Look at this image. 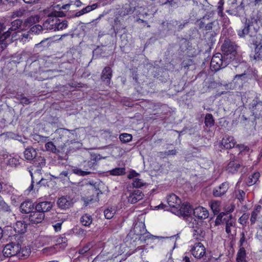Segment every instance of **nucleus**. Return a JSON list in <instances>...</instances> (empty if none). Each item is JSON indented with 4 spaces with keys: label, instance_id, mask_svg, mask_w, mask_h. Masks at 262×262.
Masks as SVG:
<instances>
[{
    "label": "nucleus",
    "instance_id": "48",
    "mask_svg": "<svg viewBox=\"0 0 262 262\" xmlns=\"http://www.w3.org/2000/svg\"><path fill=\"white\" fill-rule=\"evenodd\" d=\"M45 148L46 150L53 153H56L59 152V150L57 149L55 145L51 142H48L45 144Z\"/></svg>",
    "mask_w": 262,
    "mask_h": 262
},
{
    "label": "nucleus",
    "instance_id": "43",
    "mask_svg": "<svg viewBox=\"0 0 262 262\" xmlns=\"http://www.w3.org/2000/svg\"><path fill=\"white\" fill-rule=\"evenodd\" d=\"M68 27V21L66 20H61L58 18V21L56 23V26L54 31L62 30Z\"/></svg>",
    "mask_w": 262,
    "mask_h": 262
},
{
    "label": "nucleus",
    "instance_id": "60",
    "mask_svg": "<svg viewBox=\"0 0 262 262\" xmlns=\"http://www.w3.org/2000/svg\"><path fill=\"white\" fill-rule=\"evenodd\" d=\"M249 218V214L246 213H244L238 219V222L243 225H246Z\"/></svg>",
    "mask_w": 262,
    "mask_h": 262
},
{
    "label": "nucleus",
    "instance_id": "3",
    "mask_svg": "<svg viewBox=\"0 0 262 262\" xmlns=\"http://www.w3.org/2000/svg\"><path fill=\"white\" fill-rule=\"evenodd\" d=\"M237 45L235 41L231 40L229 38H225L221 46V50L224 55L228 57V59L231 61H234L237 57Z\"/></svg>",
    "mask_w": 262,
    "mask_h": 262
},
{
    "label": "nucleus",
    "instance_id": "45",
    "mask_svg": "<svg viewBox=\"0 0 262 262\" xmlns=\"http://www.w3.org/2000/svg\"><path fill=\"white\" fill-rule=\"evenodd\" d=\"M199 27L200 29H202L203 31L205 30L206 26L208 24L210 20L209 18L206 16H204L203 18L199 19L198 21Z\"/></svg>",
    "mask_w": 262,
    "mask_h": 262
},
{
    "label": "nucleus",
    "instance_id": "47",
    "mask_svg": "<svg viewBox=\"0 0 262 262\" xmlns=\"http://www.w3.org/2000/svg\"><path fill=\"white\" fill-rule=\"evenodd\" d=\"M39 18V16L37 15L31 16L26 20L25 24L26 25L32 26L33 24L38 22Z\"/></svg>",
    "mask_w": 262,
    "mask_h": 262
},
{
    "label": "nucleus",
    "instance_id": "29",
    "mask_svg": "<svg viewBox=\"0 0 262 262\" xmlns=\"http://www.w3.org/2000/svg\"><path fill=\"white\" fill-rule=\"evenodd\" d=\"M261 206L259 205L255 206L254 210L251 212L250 217L251 224L253 225L255 223L257 219V217L261 211Z\"/></svg>",
    "mask_w": 262,
    "mask_h": 262
},
{
    "label": "nucleus",
    "instance_id": "55",
    "mask_svg": "<svg viewBox=\"0 0 262 262\" xmlns=\"http://www.w3.org/2000/svg\"><path fill=\"white\" fill-rule=\"evenodd\" d=\"M73 172L78 176H84L88 174H90L92 173L91 171H84V170H82L80 168H75L73 169Z\"/></svg>",
    "mask_w": 262,
    "mask_h": 262
},
{
    "label": "nucleus",
    "instance_id": "63",
    "mask_svg": "<svg viewBox=\"0 0 262 262\" xmlns=\"http://www.w3.org/2000/svg\"><path fill=\"white\" fill-rule=\"evenodd\" d=\"M256 238L262 244V225L259 226L256 234Z\"/></svg>",
    "mask_w": 262,
    "mask_h": 262
},
{
    "label": "nucleus",
    "instance_id": "34",
    "mask_svg": "<svg viewBox=\"0 0 262 262\" xmlns=\"http://www.w3.org/2000/svg\"><path fill=\"white\" fill-rule=\"evenodd\" d=\"M255 54L252 56H250V57L253 58L255 60H259L262 59V45L260 46H255Z\"/></svg>",
    "mask_w": 262,
    "mask_h": 262
},
{
    "label": "nucleus",
    "instance_id": "18",
    "mask_svg": "<svg viewBox=\"0 0 262 262\" xmlns=\"http://www.w3.org/2000/svg\"><path fill=\"white\" fill-rule=\"evenodd\" d=\"M167 202L171 208L175 209L180 208V205L181 204V199L174 193H171L167 196Z\"/></svg>",
    "mask_w": 262,
    "mask_h": 262
},
{
    "label": "nucleus",
    "instance_id": "21",
    "mask_svg": "<svg viewBox=\"0 0 262 262\" xmlns=\"http://www.w3.org/2000/svg\"><path fill=\"white\" fill-rule=\"evenodd\" d=\"M236 141L233 136L225 135L221 141V144L226 149L233 148L236 144Z\"/></svg>",
    "mask_w": 262,
    "mask_h": 262
},
{
    "label": "nucleus",
    "instance_id": "56",
    "mask_svg": "<svg viewBox=\"0 0 262 262\" xmlns=\"http://www.w3.org/2000/svg\"><path fill=\"white\" fill-rule=\"evenodd\" d=\"M121 16L120 14H116L115 16V18L114 19V25L112 26V28L114 30V32L116 34H117L118 30L117 28L116 29H115V26L119 25L121 24Z\"/></svg>",
    "mask_w": 262,
    "mask_h": 262
},
{
    "label": "nucleus",
    "instance_id": "5",
    "mask_svg": "<svg viewBox=\"0 0 262 262\" xmlns=\"http://www.w3.org/2000/svg\"><path fill=\"white\" fill-rule=\"evenodd\" d=\"M132 234L138 236V239L142 242H145L147 239H149L152 236L147 232L144 223L142 222L136 223L129 234Z\"/></svg>",
    "mask_w": 262,
    "mask_h": 262
},
{
    "label": "nucleus",
    "instance_id": "62",
    "mask_svg": "<svg viewBox=\"0 0 262 262\" xmlns=\"http://www.w3.org/2000/svg\"><path fill=\"white\" fill-rule=\"evenodd\" d=\"M247 78V72L238 73L235 75L233 79L234 80L241 79L242 81L245 80Z\"/></svg>",
    "mask_w": 262,
    "mask_h": 262
},
{
    "label": "nucleus",
    "instance_id": "6",
    "mask_svg": "<svg viewBox=\"0 0 262 262\" xmlns=\"http://www.w3.org/2000/svg\"><path fill=\"white\" fill-rule=\"evenodd\" d=\"M249 108L255 118H262V101L259 98L256 97L252 100Z\"/></svg>",
    "mask_w": 262,
    "mask_h": 262
},
{
    "label": "nucleus",
    "instance_id": "11",
    "mask_svg": "<svg viewBox=\"0 0 262 262\" xmlns=\"http://www.w3.org/2000/svg\"><path fill=\"white\" fill-rule=\"evenodd\" d=\"M229 188L228 182H224L213 188L212 194L214 197H222L226 194Z\"/></svg>",
    "mask_w": 262,
    "mask_h": 262
},
{
    "label": "nucleus",
    "instance_id": "13",
    "mask_svg": "<svg viewBox=\"0 0 262 262\" xmlns=\"http://www.w3.org/2000/svg\"><path fill=\"white\" fill-rule=\"evenodd\" d=\"M231 64L235 69V71L237 73L246 72L249 69L247 63L244 60H241L238 58L235 59L234 61H231Z\"/></svg>",
    "mask_w": 262,
    "mask_h": 262
},
{
    "label": "nucleus",
    "instance_id": "58",
    "mask_svg": "<svg viewBox=\"0 0 262 262\" xmlns=\"http://www.w3.org/2000/svg\"><path fill=\"white\" fill-rule=\"evenodd\" d=\"M255 38L253 40V43L254 46L262 45V35L260 34H257L255 35Z\"/></svg>",
    "mask_w": 262,
    "mask_h": 262
},
{
    "label": "nucleus",
    "instance_id": "35",
    "mask_svg": "<svg viewBox=\"0 0 262 262\" xmlns=\"http://www.w3.org/2000/svg\"><path fill=\"white\" fill-rule=\"evenodd\" d=\"M246 253L244 247L239 249L236 256V262H247L246 260Z\"/></svg>",
    "mask_w": 262,
    "mask_h": 262
},
{
    "label": "nucleus",
    "instance_id": "1",
    "mask_svg": "<svg viewBox=\"0 0 262 262\" xmlns=\"http://www.w3.org/2000/svg\"><path fill=\"white\" fill-rule=\"evenodd\" d=\"M44 16H47L48 18L43 22L44 29L47 30H55L56 23L58 21L59 17H63L66 15L64 13L61 11H53L52 9H45L43 11Z\"/></svg>",
    "mask_w": 262,
    "mask_h": 262
},
{
    "label": "nucleus",
    "instance_id": "59",
    "mask_svg": "<svg viewBox=\"0 0 262 262\" xmlns=\"http://www.w3.org/2000/svg\"><path fill=\"white\" fill-rule=\"evenodd\" d=\"M245 194V192L243 190L240 189L238 190L235 193L236 198L239 200L241 202L244 201Z\"/></svg>",
    "mask_w": 262,
    "mask_h": 262
},
{
    "label": "nucleus",
    "instance_id": "50",
    "mask_svg": "<svg viewBox=\"0 0 262 262\" xmlns=\"http://www.w3.org/2000/svg\"><path fill=\"white\" fill-rule=\"evenodd\" d=\"M132 135L127 133L121 134L119 136L120 141L123 143H127L132 140Z\"/></svg>",
    "mask_w": 262,
    "mask_h": 262
},
{
    "label": "nucleus",
    "instance_id": "23",
    "mask_svg": "<svg viewBox=\"0 0 262 262\" xmlns=\"http://www.w3.org/2000/svg\"><path fill=\"white\" fill-rule=\"evenodd\" d=\"M35 206L32 201L26 200L20 204V210L21 213H30L35 209Z\"/></svg>",
    "mask_w": 262,
    "mask_h": 262
},
{
    "label": "nucleus",
    "instance_id": "33",
    "mask_svg": "<svg viewBox=\"0 0 262 262\" xmlns=\"http://www.w3.org/2000/svg\"><path fill=\"white\" fill-rule=\"evenodd\" d=\"M31 252V249L29 246H20V250H19L17 256L19 258H26L30 255Z\"/></svg>",
    "mask_w": 262,
    "mask_h": 262
},
{
    "label": "nucleus",
    "instance_id": "4",
    "mask_svg": "<svg viewBox=\"0 0 262 262\" xmlns=\"http://www.w3.org/2000/svg\"><path fill=\"white\" fill-rule=\"evenodd\" d=\"M230 62L228 57L223 56L220 53H216L212 57L210 68L212 71L216 72L227 67Z\"/></svg>",
    "mask_w": 262,
    "mask_h": 262
},
{
    "label": "nucleus",
    "instance_id": "12",
    "mask_svg": "<svg viewBox=\"0 0 262 262\" xmlns=\"http://www.w3.org/2000/svg\"><path fill=\"white\" fill-rule=\"evenodd\" d=\"M128 195L127 196V201L130 204H135L141 200L144 194L140 190H134L133 191H128Z\"/></svg>",
    "mask_w": 262,
    "mask_h": 262
},
{
    "label": "nucleus",
    "instance_id": "52",
    "mask_svg": "<svg viewBox=\"0 0 262 262\" xmlns=\"http://www.w3.org/2000/svg\"><path fill=\"white\" fill-rule=\"evenodd\" d=\"M116 211L113 208H107L104 211V215L106 219H112L115 214Z\"/></svg>",
    "mask_w": 262,
    "mask_h": 262
},
{
    "label": "nucleus",
    "instance_id": "16",
    "mask_svg": "<svg viewBox=\"0 0 262 262\" xmlns=\"http://www.w3.org/2000/svg\"><path fill=\"white\" fill-rule=\"evenodd\" d=\"M193 215L199 220H205L208 218L209 211L206 208L202 206H199L193 209Z\"/></svg>",
    "mask_w": 262,
    "mask_h": 262
},
{
    "label": "nucleus",
    "instance_id": "40",
    "mask_svg": "<svg viewBox=\"0 0 262 262\" xmlns=\"http://www.w3.org/2000/svg\"><path fill=\"white\" fill-rule=\"evenodd\" d=\"M19 157L17 156H10V157L8 158L7 161V164L8 165H9L11 167H16L19 164Z\"/></svg>",
    "mask_w": 262,
    "mask_h": 262
},
{
    "label": "nucleus",
    "instance_id": "39",
    "mask_svg": "<svg viewBox=\"0 0 262 262\" xmlns=\"http://www.w3.org/2000/svg\"><path fill=\"white\" fill-rule=\"evenodd\" d=\"M214 29L220 30V27L218 23L215 21H210V23L206 26L204 31L206 33L214 31Z\"/></svg>",
    "mask_w": 262,
    "mask_h": 262
},
{
    "label": "nucleus",
    "instance_id": "7",
    "mask_svg": "<svg viewBox=\"0 0 262 262\" xmlns=\"http://www.w3.org/2000/svg\"><path fill=\"white\" fill-rule=\"evenodd\" d=\"M20 250V245L12 242L7 244L3 249V253L5 257H11L17 255L19 250Z\"/></svg>",
    "mask_w": 262,
    "mask_h": 262
},
{
    "label": "nucleus",
    "instance_id": "14",
    "mask_svg": "<svg viewBox=\"0 0 262 262\" xmlns=\"http://www.w3.org/2000/svg\"><path fill=\"white\" fill-rule=\"evenodd\" d=\"M53 207V204L50 201H42L36 202L35 206V209L41 213L45 214V212L50 211Z\"/></svg>",
    "mask_w": 262,
    "mask_h": 262
},
{
    "label": "nucleus",
    "instance_id": "36",
    "mask_svg": "<svg viewBox=\"0 0 262 262\" xmlns=\"http://www.w3.org/2000/svg\"><path fill=\"white\" fill-rule=\"evenodd\" d=\"M209 204L214 214H218L220 211L221 202L219 201H212Z\"/></svg>",
    "mask_w": 262,
    "mask_h": 262
},
{
    "label": "nucleus",
    "instance_id": "17",
    "mask_svg": "<svg viewBox=\"0 0 262 262\" xmlns=\"http://www.w3.org/2000/svg\"><path fill=\"white\" fill-rule=\"evenodd\" d=\"M223 223L226 224V232L228 234L231 232V229L235 227L236 220L231 214H228L223 218Z\"/></svg>",
    "mask_w": 262,
    "mask_h": 262
},
{
    "label": "nucleus",
    "instance_id": "64",
    "mask_svg": "<svg viewBox=\"0 0 262 262\" xmlns=\"http://www.w3.org/2000/svg\"><path fill=\"white\" fill-rule=\"evenodd\" d=\"M32 34L30 31L26 32L24 33H23L21 35V38H20V39L23 42H25L26 40L30 39L31 38L30 35Z\"/></svg>",
    "mask_w": 262,
    "mask_h": 262
},
{
    "label": "nucleus",
    "instance_id": "46",
    "mask_svg": "<svg viewBox=\"0 0 262 262\" xmlns=\"http://www.w3.org/2000/svg\"><path fill=\"white\" fill-rule=\"evenodd\" d=\"M0 211L7 212L11 211L10 206L4 201L1 196H0Z\"/></svg>",
    "mask_w": 262,
    "mask_h": 262
},
{
    "label": "nucleus",
    "instance_id": "49",
    "mask_svg": "<svg viewBox=\"0 0 262 262\" xmlns=\"http://www.w3.org/2000/svg\"><path fill=\"white\" fill-rule=\"evenodd\" d=\"M43 29H45L43 24L42 26L36 25L31 28L30 31L32 34L34 33L35 34H38L41 33Z\"/></svg>",
    "mask_w": 262,
    "mask_h": 262
},
{
    "label": "nucleus",
    "instance_id": "41",
    "mask_svg": "<svg viewBox=\"0 0 262 262\" xmlns=\"http://www.w3.org/2000/svg\"><path fill=\"white\" fill-rule=\"evenodd\" d=\"M260 176V174L258 172H255L248 178L247 183L248 185L251 186L255 184L258 181Z\"/></svg>",
    "mask_w": 262,
    "mask_h": 262
},
{
    "label": "nucleus",
    "instance_id": "19",
    "mask_svg": "<svg viewBox=\"0 0 262 262\" xmlns=\"http://www.w3.org/2000/svg\"><path fill=\"white\" fill-rule=\"evenodd\" d=\"M12 39L9 31L5 32L0 36V52L3 51L12 42Z\"/></svg>",
    "mask_w": 262,
    "mask_h": 262
},
{
    "label": "nucleus",
    "instance_id": "24",
    "mask_svg": "<svg viewBox=\"0 0 262 262\" xmlns=\"http://www.w3.org/2000/svg\"><path fill=\"white\" fill-rule=\"evenodd\" d=\"M112 77V70L110 67H106L102 71L101 78V80L105 82L107 85L111 83V80Z\"/></svg>",
    "mask_w": 262,
    "mask_h": 262
},
{
    "label": "nucleus",
    "instance_id": "22",
    "mask_svg": "<svg viewBox=\"0 0 262 262\" xmlns=\"http://www.w3.org/2000/svg\"><path fill=\"white\" fill-rule=\"evenodd\" d=\"M139 11V14L143 17H146L147 16L152 17L155 13L157 12V9L155 6H153L152 4H151L150 6H149V7L146 8L142 7L140 8Z\"/></svg>",
    "mask_w": 262,
    "mask_h": 262
},
{
    "label": "nucleus",
    "instance_id": "42",
    "mask_svg": "<svg viewBox=\"0 0 262 262\" xmlns=\"http://www.w3.org/2000/svg\"><path fill=\"white\" fill-rule=\"evenodd\" d=\"M204 123L207 127H211L214 125V120L211 114L207 113L206 115Z\"/></svg>",
    "mask_w": 262,
    "mask_h": 262
},
{
    "label": "nucleus",
    "instance_id": "27",
    "mask_svg": "<svg viewBox=\"0 0 262 262\" xmlns=\"http://www.w3.org/2000/svg\"><path fill=\"white\" fill-rule=\"evenodd\" d=\"M177 211H179L180 213L183 216H188L191 214L193 210L191 206L188 204H183L180 205V208L176 209Z\"/></svg>",
    "mask_w": 262,
    "mask_h": 262
},
{
    "label": "nucleus",
    "instance_id": "2",
    "mask_svg": "<svg viewBox=\"0 0 262 262\" xmlns=\"http://www.w3.org/2000/svg\"><path fill=\"white\" fill-rule=\"evenodd\" d=\"M257 24L258 19L255 17L246 18L244 26L237 30L238 36L241 38H244L247 35L252 36L258 30Z\"/></svg>",
    "mask_w": 262,
    "mask_h": 262
},
{
    "label": "nucleus",
    "instance_id": "31",
    "mask_svg": "<svg viewBox=\"0 0 262 262\" xmlns=\"http://www.w3.org/2000/svg\"><path fill=\"white\" fill-rule=\"evenodd\" d=\"M192 232L193 238L198 240H201L205 235L204 231L199 227H193Z\"/></svg>",
    "mask_w": 262,
    "mask_h": 262
},
{
    "label": "nucleus",
    "instance_id": "10",
    "mask_svg": "<svg viewBox=\"0 0 262 262\" xmlns=\"http://www.w3.org/2000/svg\"><path fill=\"white\" fill-rule=\"evenodd\" d=\"M229 8L226 10V12L229 15L240 17L242 16L244 11L238 6L235 7L237 5V0H229L228 1Z\"/></svg>",
    "mask_w": 262,
    "mask_h": 262
},
{
    "label": "nucleus",
    "instance_id": "8",
    "mask_svg": "<svg viewBox=\"0 0 262 262\" xmlns=\"http://www.w3.org/2000/svg\"><path fill=\"white\" fill-rule=\"evenodd\" d=\"M74 202V199L72 196L63 195L58 199L57 205L61 209L66 210L72 207Z\"/></svg>",
    "mask_w": 262,
    "mask_h": 262
},
{
    "label": "nucleus",
    "instance_id": "61",
    "mask_svg": "<svg viewBox=\"0 0 262 262\" xmlns=\"http://www.w3.org/2000/svg\"><path fill=\"white\" fill-rule=\"evenodd\" d=\"M98 7V4L95 3L92 5H89L82 9L84 14L96 9Z\"/></svg>",
    "mask_w": 262,
    "mask_h": 262
},
{
    "label": "nucleus",
    "instance_id": "28",
    "mask_svg": "<svg viewBox=\"0 0 262 262\" xmlns=\"http://www.w3.org/2000/svg\"><path fill=\"white\" fill-rule=\"evenodd\" d=\"M27 224L24 221H17L14 225V229L15 232L22 234L26 231L27 228Z\"/></svg>",
    "mask_w": 262,
    "mask_h": 262
},
{
    "label": "nucleus",
    "instance_id": "57",
    "mask_svg": "<svg viewBox=\"0 0 262 262\" xmlns=\"http://www.w3.org/2000/svg\"><path fill=\"white\" fill-rule=\"evenodd\" d=\"M2 191L7 194H11L14 190V188L11 185L8 184H5L4 185H2Z\"/></svg>",
    "mask_w": 262,
    "mask_h": 262
},
{
    "label": "nucleus",
    "instance_id": "26",
    "mask_svg": "<svg viewBox=\"0 0 262 262\" xmlns=\"http://www.w3.org/2000/svg\"><path fill=\"white\" fill-rule=\"evenodd\" d=\"M25 158L28 161H32L37 156V152L35 149L32 147H28L24 151Z\"/></svg>",
    "mask_w": 262,
    "mask_h": 262
},
{
    "label": "nucleus",
    "instance_id": "51",
    "mask_svg": "<svg viewBox=\"0 0 262 262\" xmlns=\"http://www.w3.org/2000/svg\"><path fill=\"white\" fill-rule=\"evenodd\" d=\"M38 160L39 162L38 164L36 163L35 164H38L36 167L37 169L35 170V174H39L40 173V169L42 166H44L46 164V160L44 158L40 156L38 157Z\"/></svg>",
    "mask_w": 262,
    "mask_h": 262
},
{
    "label": "nucleus",
    "instance_id": "15",
    "mask_svg": "<svg viewBox=\"0 0 262 262\" xmlns=\"http://www.w3.org/2000/svg\"><path fill=\"white\" fill-rule=\"evenodd\" d=\"M45 217V214L35 209L30 213L29 220L32 224H38L41 223L44 220Z\"/></svg>",
    "mask_w": 262,
    "mask_h": 262
},
{
    "label": "nucleus",
    "instance_id": "30",
    "mask_svg": "<svg viewBox=\"0 0 262 262\" xmlns=\"http://www.w3.org/2000/svg\"><path fill=\"white\" fill-rule=\"evenodd\" d=\"M80 222L82 226L90 227L93 222L92 216L88 213H85L81 216Z\"/></svg>",
    "mask_w": 262,
    "mask_h": 262
},
{
    "label": "nucleus",
    "instance_id": "32",
    "mask_svg": "<svg viewBox=\"0 0 262 262\" xmlns=\"http://www.w3.org/2000/svg\"><path fill=\"white\" fill-rule=\"evenodd\" d=\"M236 147L238 148L239 153L238 154V158H241L243 156L249 155L250 149L249 146L245 144H238L236 145Z\"/></svg>",
    "mask_w": 262,
    "mask_h": 262
},
{
    "label": "nucleus",
    "instance_id": "37",
    "mask_svg": "<svg viewBox=\"0 0 262 262\" xmlns=\"http://www.w3.org/2000/svg\"><path fill=\"white\" fill-rule=\"evenodd\" d=\"M23 24V20L19 19L14 20L11 23V27L7 31L10 33V35L12 34V31H15L16 30L19 29Z\"/></svg>",
    "mask_w": 262,
    "mask_h": 262
},
{
    "label": "nucleus",
    "instance_id": "9",
    "mask_svg": "<svg viewBox=\"0 0 262 262\" xmlns=\"http://www.w3.org/2000/svg\"><path fill=\"white\" fill-rule=\"evenodd\" d=\"M190 251L195 258L200 259L205 255L206 249L201 243L199 242L191 246Z\"/></svg>",
    "mask_w": 262,
    "mask_h": 262
},
{
    "label": "nucleus",
    "instance_id": "53",
    "mask_svg": "<svg viewBox=\"0 0 262 262\" xmlns=\"http://www.w3.org/2000/svg\"><path fill=\"white\" fill-rule=\"evenodd\" d=\"M224 4V0H220L217 4V14L221 17H223L225 16V14L223 12Z\"/></svg>",
    "mask_w": 262,
    "mask_h": 262
},
{
    "label": "nucleus",
    "instance_id": "25",
    "mask_svg": "<svg viewBox=\"0 0 262 262\" xmlns=\"http://www.w3.org/2000/svg\"><path fill=\"white\" fill-rule=\"evenodd\" d=\"M97 157H95L90 160L83 161L82 165L84 171H91V170L95 169L97 165Z\"/></svg>",
    "mask_w": 262,
    "mask_h": 262
},
{
    "label": "nucleus",
    "instance_id": "54",
    "mask_svg": "<svg viewBox=\"0 0 262 262\" xmlns=\"http://www.w3.org/2000/svg\"><path fill=\"white\" fill-rule=\"evenodd\" d=\"M133 186L135 188H140L146 184V183L139 178H135L132 183Z\"/></svg>",
    "mask_w": 262,
    "mask_h": 262
},
{
    "label": "nucleus",
    "instance_id": "44",
    "mask_svg": "<svg viewBox=\"0 0 262 262\" xmlns=\"http://www.w3.org/2000/svg\"><path fill=\"white\" fill-rule=\"evenodd\" d=\"M109 173L112 176H122L125 173V169L122 167H117L111 170Z\"/></svg>",
    "mask_w": 262,
    "mask_h": 262
},
{
    "label": "nucleus",
    "instance_id": "38",
    "mask_svg": "<svg viewBox=\"0 0 262 262\" xmlns=\"http://www.w3.org/2000/svg\"><path fill=\"white\" fill-rule=\"evenodd\" d=\"M220 30L214 29V31L205 33V36L211 43H213L215 41V37L219 34Z\"/></svg>",
    "mask_w": 262,
    "mask_h": 262
},
{
    "label": "nucleus",
    "instance_id": "20",
    "mask_svg": "<svg viewBox=\"0 0 262 262\" xmlns=\"http://www.w3.org/2000/svg\"><path fill=\"white\" fill-rule=\"evenodd\" d=\"M241 166L239 161L237 160L235 156L230 158V161L228 163L226 169L229 172L234 173L237 171L238 168Z\"/></svg>",
    "mask_w": 262,
    "mask_h": 262
}]
</instances>
